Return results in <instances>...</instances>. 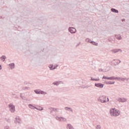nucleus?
Returning <instances> with one entry per match:
<instances>
[{
    "mask_svg": "<svg viewBox=\"0 0 129 129\" xmlns=\"http://www.w3.org/2000/svg\"><path fill=\"white\" fill-rule=\"evenodd\" d=\"M110 113L113 116H118V115H119L120 112L119 111H118V110L115 108H113V109H111L110 110Z\"/></svg>",
    "mask_w": 129,
    "mask_h": 129,
    "instance_id": "f257e3e1",
    "label": "nucleus"
},
{
    "mask_svg": "<svg viewBox=\"0 0 129 129\" xmlns=\"http://www.w3.org/2000/svg\"><path fill=\"white\" fill-rule=\"evenodd\" d=\"M86 42H87V43H91V44H92V45H94L95 46H98V43L94 41H92L91 39H89V38L86 39Z\"/></svg>",
    "mask_w": 129,
    "mask_h": 129,
    "instance_id": "f03ea898",
    "label": "nucleus"
},
{
    "mask_svg": "<svg viewBox=\"0 0 129 129\" xmlns=\"http://www.w3.org/2000/svg\"><path fill=\"white\" fill-rule=\"evenodd\" d=\"M68 30L71 34H75V33H76V29H75V28L69 27Z\"/></svg>",
    "mask_w": 129,
    "mask_h": 129,
    "instance_id": "7ed1b4c3",
    "label": "nucleus"
},
{
    "mask_svg": "<svg viewBox=\"0 0 129 129\" xmlns=\"http://www.w3.org/2000/svg\"><path fill=\"white\" fill-rule=\"evenodd\" d=\"M9 108L12 112L15 111V106L14 105L12 104H9Z\"/></svg>",
    "mask_w": 129,
    "mask_h": 129,
    "instance_id": "20e7f679",
    "label": "nucleus"
},
{
    "mask_svg": "<svg viewBox=\"0 0 129 129\" xmlns=\"http://www.w3.org/2000/svg\"><path fill=\"white\" fill-rule=\"evenodd\" d=\"M106 99V98L104 96H102L100 97V100L101 102H103V103L106 102V101H105Z\"/></svg>",
    "mask_w": 129,
    "mask_h": 129,
    "instance_id": "39448f33",
    "label": "nucleus"
},
{
    "mask_svg": "<svg viewBox=\"0 0 129 129\" xmlns=\"http://www.w3.org/2000/svg\"><path fill=\"white\" fill-rule=\"evenodd\" d=\"M35 92L37 93V94H45V92L43 91H41L39 90H36Z\"/></svg>",
    "mask_w": 129,
    "mask_h": 129,
    "instance_id": "423d86ee",
    "label": "nucleus"
},
{
    "mask_svg": "<svg viewBox=\"0 0 129 129\" xmlns=\"http://www.w3.org/2000/svg\"><path fill=\"white\" fill-rule=\"evenodd\" d=\"M95 86L97 87H99L100 88H102L103 87V84L101 83H98L95 84Z\"/></svg>",
    "mask_w": 129,
    "mask_h": 129,
    "instance_id": "0eeeda50",
    "label": "nucleus"
},
{
    "mask_svg": "<svg viewBox=\"0 0 129 129\" xmlns=\"http://www.w3.org/2000/svg\"><path fill=\"white\" fill-rule=\"evenodd\" d=\"M115 37L116 39H117V40H121V39H122L121 36L119 34L115 35Z\"/></svg>",
    "mask_w": 129,
    "mask_h": 129,
    "instance_id": "6e6552de",
    "label": "nucleus"
},
{
    "mask_svg": "<svg viewBox=\"0 0 129 129\" xmlns=\"http://www.w3.org/2000/svg\"><path fill=\"white\" fill-rule=\"evenodd\" d=\"M103 79H109L110 80H112L114 79V78H113L112 77H110L109 78H107L106 77H103Z\"/></svg>",
    "mask_w": 129,
    "mask_h": 129,
    "instance_id": "1a4fd4ad",
    "label": "nucleus"
},
{
    "mask_svg": "<svg viewBox=\"0 0 129 129\" xmlns=\"http://www.w3.org/2000/svg\"><path fill=\"white\" fill-rule=\"evenodd\" d=\"M111 11L113 13H116V14H118V10H116V9H115L114 8L111 9Z\"/></svg>",
    "mask_w": 129,
    "mask_h": 129,
    "instance_id": "9d476101",
    "label": "nucleus"
},
{
    "mask_svg": "<svg viewBox=\"0 0 129 129\" xmlns=\"http://www.w3.org/2000/svg\"><path fill=\"white\" fill-rule=\"evenodd\" d=\"M57 119H59V120H60V121H64L65 120H66V119L64 118H62V117H57L56 118Z\"/></svg>",
    "mask_w": 129,
    "mask_h": 129,
    "instance_id": "9b49d317",
    "label": "nucleus"
},
{
    "mask_svg": "<svg viewBox=\"0 0 129 129\" xmlns=\"http://www.w3.org/2000/svg\"><path fill=\"white\" fill-rule=\"evenodd\" d=\"M67 129H74L71 124H68L67 125Z\"/></svg>",
    "mask_w": 129,
    "mask_h": 129,
    "instance_id": "f8f14e48",
    "label": "nucleus"
},
{
    "mask_svg": "<svg viewBox=\"0 0 129 129\" xmlns=\"http://www.w3.org/2000/svg\"><path fill=\"white\" fill-rule=\"evenodd\" d=\"M5 59H6V56H2V57H1V58H0L1 61H2L3 62H4V61H5Z\"/></svg>",
    "mask_w": 129,
    "mask_h": 129,
    "instance_id": "ddd939ff",
    "label": "nucleus"
},
{
    "mask_svg": "<svg viewBox=\"0 0 129 129\" xmlns=\"http://www.w3.org/2000/svg\"><path fill=\"white\" fill-rule=\"evenodd\" d=\"M49 68L51 70H53V69H55V68H53V66H52V64L49 65Z\"/></svg>",
    "mask_w": 129,
    "mask_h": 129,
    "instance_id": "4468645a",
    "label": "nucleus"
},
{
    "mask_svg": "<svg viewBox=\"0 0 129 129\" xmlns=\"http://www.w3.org/2000/svg\"><path fill=\"white\" fill-rule=\"evenodd\" d=\"M10 66L11 67V69H13L15 68V64L14 63L10 64Z\"/></svg>",
    "mask_w": 129,
    "mask_h": 129,
    "instance_id": "2eb2a0df",
    "label": "nucleus"
},
{
    "mask_svg": "<svg viewBox=\"0 0 129 129\" xmlns=\"http://www.w3.org/2000/svg\"><path fill=\"white\" fill-rule=\"evenodd\" d=\"M120 101H121V102H124L125 101H126V100L125 99H122Z\"/></svg>",
    "mask_w": 129,
    "mask_h": 129,
    "instance_id": "dca6fc26",
    "label": "nucleus"
},
{
    "mask_svg": "<svg viewBox=\"0 0 129 129\" xmlns=\"http://www.w3.org/2000/svg\"><path fill=\"white\" fill-rule=\"evenodd\" d=\"M29 107H30V108H34V106H32V105H29Z\"/></svg>",
    "mask_w": 129,
    "mask_h": 129,
    "instance_id": "f3484780",
    "label": "nucleus"
},
{
    "mask_svg": "<svg viewBox=\"0 0 129 129\" xmlns=\"http://www.w3.org/2000/svg\"><path fill=\"white\" fill-rule=\"evenodd\" d=\"M100 125H97V129H100Z\"/></svg>",
    "mask_w": 129,
    "mask_h": 129,
    "instance_id": "a211bd4d",
    "label": "nucleus"
},
{
    "mask_svg": "<svg viewBox=\"0 0 129 129\" xmlns=\"http://www.w3.org/2000/svg\"><path fill=\"white\" fill-rule=\"evenodd\" d=\"M39 110H43V108H42V107H40V108H38Z\"/></svg>",
    "mask_w": 129,
    "mask_h": 129,
    "instance_id": "6ab92c4d",
    "label": "nucleus"
},
{
    "mask_svg": "<svg viewBox=\"0 0 129 129\" xmlns=\"http://www.w3.org/2000/svg\"><path fill=\"white\" fill-rule=\"evenodd\" d=\"M114 84V82H113V83H109V84Z\"/></svg>",
    "mask_w": 129,
    "mask_h": 129,
    "instance_id": "aec40b11",
    "label": "nucleus"
},
{
    "mask_svg": "<svg viewBox=\"0 0 129 129\" xmlns=\"http://www.w3.org/2000/svg\"><path fill=\"white\" fill-rule=\"evenodd\" d=\"M2 69V66L0 65V70Z\"/></svg>",
    "mask_w": 129,
    "mask_h": 129,
    "instance_id": "412c9836",
    "label": "nucleus"
},
{
    "mask_svg": "<svg viewBox=\"0 0 129 129\" xmlns=\"http://www.w3.org/2000/svg\"><path fill=\"white\" fill-rule=\"evenodd\" d=\"M2 18H3V17H2V16H1V17H0V19H2Z\"/></svg>",
    "mask_w": 129,
    "mask_h": 129,
    "instance_id": "4be33fe9",
    "label": "nucleus"
},
{
    "mask_svg": "<svg viewBox=\"0 0 129 129\" xmlns=\"http://www.w3.org/2000/svg\"><path fill=\"white\" fill-rule=\"evenodd\" d=\"M109 100L108 99V98H107V101H109Z\"/></svg>",
    "mask_w": 129,
    "mask_h": 129,
    "instance_id": "5701e85b",
    "label": "nucleus"
},
{
    "mask_svg": "<svg viewBox=\"0 0 129 129\" xmlns=\"http://www.w3.org/2000/svg\"><path fill=\"white\" fill-rule=\"evenodd\" d=\"M122 21H124V19L122 20Z\"/></svg>",
    "mask_w": 129,
    "mask_h": 129,
    "instance_id": "b1692460",
    "label": "nucleus"
},
{
    "mask_svg": "<svg viewBox=\"0 0 129 129\" xmlns=\"http://www.w3.org/2000/svg\"><path fill=\"white\" fill-rule=\"evenodd\" d=\"M95 81H97V80H95Z\"/></svg>",
    "mask_w": 129,
    "mask_h": 129,
    "instance_id": "393cba45",
    "label": "nucleus"
}]
</instances>
